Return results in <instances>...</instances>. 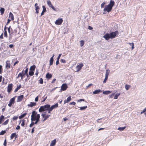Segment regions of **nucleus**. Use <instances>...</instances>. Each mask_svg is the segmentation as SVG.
I'll return each mask as SVG.
<instances>
[{"label": "nucleus", "mask_w": 146, "mask_h": 146, "mask_svg": "<svg viewBox=\"0 0 146 146\" xmlns=\"http://www.w3.org/2000/svg\"><path fill=\"white\" fill-rule=\"evenodd\" d=\"M80 110H84L87 108V106L80 107Z\"/></svg>", "instance_id": "7c9ffc66"}, {"label": "nucleus", "mask_w": 146, "mask_h": 146, "mask_svg": "<svg viewBox=\"0 0 146 146\" xmlns=\"http://www.w3.org/2000/svg\"><path fill=\"white\" fill-rule=\"evenodd\" d=\"M25 120L24 119L22 120V123L21 124V125L22 126H23L25 124Z\"/></svg>", "instance_id": "a18cd8bd"}, {"label": "nucleus", "mask_w": 146, "mask_h": 146, "mask_svg": "<svg viewBox=\"0 0 146 146\" xmlns=\"http://www.w3.org/2000/svg\"><path fill=\"white\" fill-rule=\"evenodd\" d=\"M67 100L69 102H70L71 100V96H69L68 97Z\"/></svg>", "instance_id": "603ef678"}, {"label": "nucleus", "mask_w": 146, "mask_h": 146, "mask_svg": "<svg viewBox=\"0 0 146 146\" xmlns=\"http://www.w3.org/2000/svg\"><path fill=\"white\" fill-rule=\"evenodd\" d=\"M11 20L9 19H8V20H7V23L6 24V25H7L8 23H9L10 21H11Z\"/></svg>", "instance_id": "774afa93"}, {"label": "nucleus", "mask_w": 146, "mask_h": 146, "mask_svg": "<svg viewBox=\"0 0 146 146\" xmlns=\"http://www.w3.org/2000/svg\"><path fill=\"white\" fill-rule=\"evenodd\" d=\"M120 94V93H117L116 94L114 98V99H117L118 98V97L119 96Z\"/></svg>", "instance_id": "393cba45"}, {"label": "nucleus", "mask_w": 146, "mask_h": 146, "mask_svg": "<svg viewBox=\"0 0 146 146\" xmlns=\"http://www.w3.org/2000/svg\"><path fill=\"white\" fill-rule=\"evenodd\" d=\"M70 105H75L76 104V103L74 102H70L69 103Z\"/></svg>", "instance_id": "13d9d810"}, {"label": "nucleus", "mask_w": 146, "mask_h": 146, "mask_svg": "<svg viewBox=\"0 0 146 146\" xmlns=\"http://www.w3.org/2000/svg\"><path fill=\"white\" fill-rule=\"evenodd\" d=\"M36 103L34 102H30V104L28 105V106L29 107H32L36 105Z\"/></svg>", "instance_id": "9b49d317"}, {"label": "nucleus", "mask_w": 146, "mask_h": 146, "mask_svg": "<svg viewBox=\"0 0 146 146\" xmlns=\"http://www.w3.org/2000/svg\"><path fill=\"white\" fill-rule=\"evenodd\" d=\"M38 96H36L35 99V101L36 102H37L38 100Z\"/></svg>", "instance_id": "864d4df0"}, {"label": "nucleus", "mask_w": 146, "mask_h": 146, "mask_svg": "<svg viewBox=\"0 0 146 146\" xmlns=\"http://www.w3.org/2000/svg\"><path fill=\"white\" fill-rule=\"evenodd\" d=\"M63 21V20L62 19H59L56 21L55 24L58 25H61L62 22Z\"/></svg>", "instance_id": "423d86ee"}, {"label": "nucleus", "mask_w": 146, "mask_h": 146, "mask_svg": "<svg viewBox=\"0 0 146 146\" xmlns=\"http://www.w3.org/2000/svg\"><path fill=\"white\" fill-rule=\"evenodd\" d=\"M13 84H10L9 85L7 88V92H10L12 88Z\"/></svg>", "instance_id": "1a4fd4ad"}, {"label": "nucleus", "mask_w": 146, "mask_h": 146, "mask_svg": "<svg viewBox=\"0 0 146 146\" xmlns=\"http://www.w3.org/2000/svg\"><path fill=\"white\" fill-rule=\"evenodd\" d=\"M6 144H7V142H6V139H5L4 140V143H3L4 146H6Z\"/></svg>", "instance_id": "bf43d9fd"}, {"label": "nucleus", "mask_w": 146, "mask_h": 146, "mask_svg": "<svg viewBox=\"0 0 146 146\" xmlns=\"http://www.w3.org/2000/svg\"><path fill=\"white\" fill-rule=\"evenodd\" d=\"M126 128V127H119L117 129L119 131H123Z\"/></svg>", "instance_id": "2f4dec72"}, {"label": "nucleus", "mask_w": 146, "mask_h": 146, "mask_svg": "<svg viewBox=\"0 0 146 146\" xmlns=\"http://www.w3.org/2000/svg\"><path fill=\"white\" fill-rule=\"evenodd\" d=\"M60 61L62 62L63 63H65L66 62V60L64 59H61Z\"/></svg>", "instance_id": "5fc2aeb1"}, {"label": "nucleus", "mask_w": 146, "mask_h": 146, "mask_svg": "<svg viewBox=\"0 0 146 146\" xmlns=\"http://www.w3.org/2000/svg\"><path fill=\"white\" fill-rule=\"evenodd\" d=\"M23 95H21L19 96H18L17 98V102H19L21 101L23 98Z\"/></svg>", "instance_id": "f8f14e48"}, {"label": "nucleus", "mask_w": 146, "mask_h": 146, "mask_svg": "<svg viewBox=\"0 0 146 146\" xmlns=\"http://www.w3.org/2000/svg\"><path fill=\"white\" fill-rule=\"evenodd\" d=\"M50 116V114H47L46 115H45V117L47 118V119Z\"/></svg>", "instance_id": "e2e57ef3"}, {"label": "nucleus", "mask_w": 146, "mask_h": 146, "mask_svg": "<svg viewBox=\"0 0 146 146\" xmlns=\"http://www.w3.org/2000/svg\"><path fill=\"white\" fill-rule=\"evenodd\" d=\"M43 10L41 14V15L42 16L44 14V13L46 11V7L44 6H42Z\"/></svg>", "instance_id": "f3484780"}, {"label": "nucleus", "mask_w": 146, "mask_h": 146, "mask_svg": "<svg viewBox=\"0 0 146 146\" xmlns=\"http://www.w3.org/2000/svg\"><path fill=\"white\" fill-rule=\"evenodd\" d=\"M111 93V91H103V93L105 94H108Z\"/></svg>", "instance_id": "cd10ccee"}, {"label": "nucleus", "mask_w": 146, "mask_h": 146, "mask_svg": "<svg viewBox=\"0 0 146 146\" xmlns=\"http://www.w3.org/2000/svg\"><path fill=\"white\" fill-rule=\"evenodd\" d=\"M9 17L10 18L11 20H13L14 19V17L13 15L11 12H10L9 13Z\"/></svg>", "instance_id": "4be33fe9"}, {"label": "nucleus", "mask_w": 146, "mask_h": 146, "mask_svg": "<svg viewBox=\"0 0 146 146\" xmlns=\"http://www.w3.org/2000/svg\"><path fill=\"white\" fill-rule=\"evenodd\" d=\"M54 56V55L53 54L52 56L50 58V60L49 62H50V66L52 65L53 64V57Z\"/></svg>", "instance_id": "4468645a"}, {"label": "nucleus", "mask_w": 146, "mask_h": 146, "mask_svg": "<svg viewBox=\"0 0 146 146\" xmlns=\"http://www.w3.org/2000/svg\"><path fill=\"white\" fill-rule=\"evenodd\" d=\"M48 109L52 111L54 109L52 106L50 107V105L47 104L44 106H40L39 109L38 111L39 112H42Z\"/></svg>", "instance_id": "f03ea898"}, {"label": "nucleus", "mask_w": 146, "mask_h": 146, "mask_svg": "<svg viewBox=\"0 0 146 146\" xmlns=\"http://www.w3.org/2000/svg\"><path fill=\"white\" fill-rule=\"evenodd\" d=\"M15 101V97H14L12 98H11L9 102V103H11V104H13Z\"/></svg>", "instance_id": "aec40b11"}, {"label": "nucleus", "mask_w": 146, "mask_h": 146, "mask_svg": "<svg viewBox=\"0 0 146 146\" xmlns=\"http://www.w3.org/2000/svg\"><path fill=\"white\" fill-rule=\"evenodd\" d=\"M4 118V117L3 115H1L0 117V124L2 123L3 119Z\"/></svg>", "instance_id": "a878e982"}, {"label": "nucleus", "mask_w": 146, "mask_h": 146, "mask_svg": "<svg viewBox=\"0 0 146 146\" xmlns=\"http://www.w3.org/2000/svg\"><path fill=\"white\" fill-rule=\"evenodd\" d=\"M39 83L41 84H42L43 83V79L42 78H40V80H39Z\"/></svg>", "instance_id": "49530a36"}, {"label": "nucleus", "mask_w": 146, "mask_h": 146, "mask_svg": "<svg viewBox=\"0 0 146 146\" xmlns=\"http://www.w3.org/2000/svg\"><path fill=\"white\" fill-rule=\"evenodd\" d=\"M2 66L1 65H0V74L2 73Z\"/></svg>", "instance_id": "69168bd1"}, {"label": "nucleus", "mask_w": 146, "mask_h": 146, "mask_svg": "<svg viewBox=\"0 0 146 146\" xmlns=\"http://www.w3.org/2000/svg\"><path fill=\"white\" fill-rule=\"evenodd\" d=\"M28 71V68H27L26 69V70H25V74H27V77L28 76V74H27Z\"/></svg>", "instance_id": "8fccbe9b"}, {"label": "nucleus", "mask_w": 146, "mask_h": 146, "mask_svg": "<svg viewBox=\"0 0 146 146\" xmlns=\"http://www.w3.org/2000/svg\"><path fill=\"white\" fill-rule=\"evenodd\" d=\"M52 76L51 74H49L48 73H47L46 75V78L48 79L50 78Z\"/></svg>", "instance_id": "2eb2a0df"}, {"label": "nucleus", "mask_w": 146, "mask_h": 146, "mask_svg": "<svg viewBox=\"0 0 146 146\" xmlns=\"http://www.w3.org/2000/svg\"><path fill=\"white\" fill-rule=\"evenodd\" d=\"M129 44L131 46V50H132L134 48V44L133 43H129Z\"/></svg>", "instance_id": "e433bc0d"}, {"label": "nucleus", "mask_w": 146, "mask_h": 146, "mask_svg": "<svg viewBox=\"0 0 146 146\" xmlns=\"http://www.w3.org/2000/svg\"><path fill=\"white\" fill-rule=\"evenodd\" d=\"M38 115V114L37 113V112H36L35 111H33L32 112V115H31V119H33L34 118H36V116Z\"/></svg>", "instance_id": "39448f33"}, {"label": "nucleus", "mask_w": 146, "mask_h": 146, "mask_svg": "<svg viewBox=\"0 0 146 146\" xmlns=\"http://www.w3.org/2000/svg\"><path fill=\"white\" fill-rule=\"evenodd\" d=\"M130 86L127 85V84H126L125 85V88L126 90H128L130 88Z\"/></svg>", "instance_id": "c9c22d12"}, {"label": "nucleus", "mask_w": 146, "mask_h": 146, "mask_svg": "<svg viewBox=\"0 0 146 146\" xmlns=\"http://www.w3.org/2000/svg\"><path fill=\"white\" fill-rule=\"evenodd\" d=\"M85 101L84 99H80L79 100H78V102H80L81 101Z\"/></svg>", "instance_id": "4d7b16f0"}, {"label": "nucleus", "mask_w": 146, "mask_h": 146, "mask_svg": "<svg viewBox=\"0 0 146 146\" xmlns=\"http://www.w3.org/2000/svg\"><path fill=\"white\" fill-rule=\"evenodd\" d=\"M9 121V119H8L6 121H5V122L3 123V125H7L8 122Z\"/></svg>", "instance_id": "37998d69"}, {"label": "nucleus", "mask_w": 146, "mask_h": 146, "mask_svg": "<svg viewBox=\"0 0 146 146\" xmlns=\"http://www.w3.org/2000/svg\"><path fill=\"white\" fill-rule=\"evenodd\" d=\"M20 126L18 125L16 127V129L17 130H19V129H20Z\"/></svg>", "instance_id": "052dcab7"}, {"label": "nucleus", "mask_w": 146, "mask_h": 146, "mask_svg": "<svg viewBox=\"0 0 146 146\" xmlns=\"http://www.w3.org/2000/svg\"><path fill=\"white\" fill-rule=\"evenodd\" d=\"M4 37L7 38V31H4Z\"/></svg>", "instance_id": "c03bdc74"}, {"label": "nucleus", "mask_w": 146, "mask_h": 146, "mask_svg": "<svg viewBox=\"0 0 146 146\" xmlns=\"http://www.w3.org/2000/svg\"><path fill=\"white\" fill-rule=\"evenodd\" d=\"M50 7H51L54 10L56 11L55 9L52 5L51 6V5Z\"/></svg>", "instance_id": "680f3d73"}, {"label": "nucleus", "mask_w": 146, "mask_h": 146, "mask_svg": "<svg viewBox=\"0 0 146 146\" xmlns=\"http://www.w3.org/2000/svg\"><path fill=\"white\" fill-rule=\"evenodd\" d=\"M83 66V65L82 63L80 64L79 65H78L76 67V68L77 69L76 72L80 71Z\"/></svg>", "instance_id": "0eeeda50"}, {"label": "nucleus", "mask_w": 146, "mask_h": 146, "mask_svg": "<svg viewBox=\"0 0 146 146\" xmlns=\"http://www.w3.org/2000/svg\"><path fill=\"white\" fill-rule=\"evenodd\" d=\"M56 139H54L53 141H52L50 146H54L56 144Z\"/></svg>", "instance_id": "a211bd4d"}, {"label": "nucleus", "mask_w": 146, "mask_h": 146, "mask_svg": "<svg viewBox=\"0 0 146 146\" xmlns=\"http://www.w3.org/2000/svg\"><path fill=\"white\" fill-rule=\"evenodd\" d=\"M6 131L5 130H2L1 131V132L0 133V135H3L5 133Z\"/></svg>", "instance_id": "ea45409f"}, {"label": "nucleus", "mask_w": 146, "mask_h": 146, "mask_svg": "<svg viewBox=\"0 0 146 146\" xmlns=\"http://www.w3.org/2000/svg\"><path fill=\"white\" fill-rule=\"evenodd\" d=\"M88 29L89 30H91L93 29V28L90 26H89L88 27Z\"/></svg>", "instance_id": "338daca9"}, {"label": "nucleus", "mask_w": 146, "mask_h": 146, "mask_svg": "<svg viewBox=\"0 0 146 146\" xmlns=\"http://www.w3.org/2000/svg\"><path fill=\"white\" fill-rule=\"evenodd\" d=\"M110 70L108 69L106 70L105 74V76L108 77V75L110 74Z\"/></svg>", "instance_id": "bb28decb"}, {"label": "nucleus", "mask_w": 146, "mask_h": 146, "mask_svg": "<svg viewBox=\"0 0 146 146\" xmlns=\"http://www.w3.org/2000/svg\"><path fill=\"white\" fill-rule=\"evenodd\" d=\"M34 124H35L34 122L32 121L31 123L29 125V127H31Z\"/></svg>", "instance_id": "09e8293b"}, {"label": "nucleus", "mask_w": 146, "mask_h": 146, "mask_svg": "<svg viewBox=\"0 0 146 146\" xmlns=\"http://www.w3.org/2000/svg\"><path fill=\"white\" fill-rule=\"evenodd\" d=\"M17 137V134L16 133H13L11 134V139H12L13 137H15V139Z\"/></svg>", "instance_id": "dca6fc26"}, {"label": "nucleus", "mask_w": 146, "mask_h": 146, "mask_svg": "<svg viewBox=\"0 0 146 146\" xmlns=\"http://www.w3.org/2000/svg\"><path fill=\"white\" fill-rule=\"evenodd\" d=\"M105 3L104 2H103L101 4V8H103L104 7V5H105Z\"/></svg>", "instance_id": "6e6d98bb"}, {"label": "nucleus", "mask_w": 146, "mask_h": 146, "mask_svg": "<svg viewBox=\"0 0 146 146\" xmlns=\"http://www.w3.org/2000/svg\"><path fill=\"white\" fill-rule=\"evenodd\" d=\"M108 77L105 76V78L103 81V83H105L106 82V81L108 79Z\"/></svg>", "instance_id": "79ce46f5"}, {"label": "nucleus", "mask_w": 146, "mask_h": 146, "mask_svg": "<svg viewBox=\"0 0 146 146\" xmlns=\"http://www.w3.org/2000/svg\"><path fill=\"white\" fill-rule=\"evenodd\" d=\"M11 64L9 62L7 61L6 62V68L7 69L10 68V67Z\"/></svg>", "instance_id": "ddd939ff"}, {"label": "nucleus", "mask_w": 146, "mask_h": 146, "mask_svg": "<svg viewBox=\"0 0 146 146\" xmlns=\"http://www.w3.org/2000/svg\"><path fill=\"white\" fill-rule=\"evenodd\" d=\"M18 118V116H14L13 118V120H16Z\"/></svg>", "instance_id": "3c124183"}, {"label": "nucleus", "mask_w": 146, "mask_h": 146, "mask_svg": "<svg viewBox=\"0 0 146 146\" xmlns=\"http://www.w3.org/2000/svg\"><path fill=\"white\" fill-rule=\"evenodd\" d=\"M21 84H20L18 86L17 88L15 90L14 92H17L18 91V90L21 88Z\"/></svg>", "instance_id": "b1692460"}, {"label": "nucleus", "mask_w": 146, "mask_h": 146, "mask_svg": "<svg viewBox=\"0 0 146 146\" xmlns=\"http://www.w3.org/2000/svg\"><path fill=\"white\" fill-rule=\"evenodd\" d=\"M62 54H59V55L58 56V57L57 58V60H59V59L60 58V57L61 55Z\"/></svg>", "instance_id": "0e129e2a"}, {"label": "nucleus", "mask_w": 146, "mask_h": 146, "mask_svg": "<svg viewBox=\"0 0 146 146\" xmlns=\"http://www.w3.org/2000/svg\"><path fill=\"white\" fill-rule=\"evenodd\" d=\"M5 11V9L4 8H1L0 9V11L1 13V15H2L4 13Z\"/></svg>", "instance_id": "c756f323"}, {"label": "nucleus", "mask_w": 146, "mask_h": 146, "mask_svg": "<svg viewBox=\"0 0 146 146\" xmlns=\"http://www.w3.org/2000/svg\"><path fill=\"white\" fill-rule=\"evenodd\" d=\"M40 116L39 114H38V115L36 116V118H34L33 119H31V120L32 121H35V124H37L38 122L39 121L40 119Z\"/></svg>", "instance_id": "7ed1b4c3"}, {"label": "nucleus", "mask_w": 146, "mask_h": 146, "mask_svg": "<svg viewBox=\"0 0 146 146\" xmlns=\"http://www.w3.org/2000/svg\"><path fill=\"white\" fill-rule=\"evenodd\" d=\"M103 37L106 40H108L110 38L109 34L107 33L105 34Z\"/></svg>", "instance_id": "9d476101"}, {"label": "nucleus", "mask_w": 146, "mask_h": 146, "mask_svg": "<svg viewBox=\"0 0 146 146\" xmlns=\"http://www.w3.org/2000/svg\"><path fill=\"white\" fill-rule=\"evenodd\" d=\"M52 107L53 109L56 108L58 107V104L57 103L55 104L52 106Z\"/></svg>", "instance_id": "f704fd0d"}, {"label": "nucleus", "mask_w": 146, "mask_h": 146, "mask_svg": "<svg viewBox=\"0 0 146 146\" xmlns=\"http://www.w3.org/2000/svg\"><path fill=\"white\" fill-rule=\"evenodd\" d=\"M47 2L48 5L49 7H50V6L52 5L50 1L48 0Z\"/></svg>", "instance_id": "58836bf2"}, {"label": "nucleus", "mask_w": 146, "mask_h": 146, "mask_svg": "<svg viewBox=\"0 0 146 146\" xmlns=\"http://www.w3.org/2000/svg\"><path fill=\"white\" fill-rule=\"evenodd\" d=\"M34 74V72L33 71H31L30 70H29V75L30 76H32Z\"/></svg>", "instance_id": "72a5a7b5"}, {"label": "nucleus", "mask_w": 146, "mask_h": 146, "mask_svg": "<svg viewBox=\"0 0 146 146\" xmlns=\"http://www.w3.org/2000/svg\"><path fill=\"white\" fill-rule=\"evenodd\" d=\"M118 33V32L117 31H116L114 32H112L110 33L109 34L110 38H115Z\"/></svg>", "instance_id": "20e7f679"}, {"label": "nucleus", "mask_w": 146, "mask_h": 146, "mask_svg": "<svg viewBox=\"0 0 146 146\" xmlns=\"http://www.w3.org/2000/svg\"><path fill=\"white\" fill-rule=\"evenodd\" d=\"M37 5V4L36 3L35 4V10H38L39 9V7Z\"/></svg>", "instance_id": "a19ab883"}, {"label": "nucleus", "mask_w": 146, "mask_h": 146, "mask_svg": "<svg viewBox=\"0 0 146 146\" xmlns=\"http://www.w3.org/2000/svg\"><path fill=\"white\" fill-rule=\"evenodd\" d=\"M84 41L83 40H81L80 41V46L81 47H82L84 44Z\"/></svg>", "instance_id": "c85d7f7f"}, {"label": "nucleus", "mask_w": 146, "mask_h": 146, "mask_svg": "<svg viewBox=\"0 0 146 146\" xmlns=\"http://www.w3.org/2000/svg\"><path fill=\"white\" fill-rule=\"evenodd\" d=\"M19 76H21V79H23V74H22V73H20L18 75V76H17V78H18L19 77Z\"/></svg>", "instance_id": "4c0bfd02"}, {"label": "nucleus", "mask_w": 146, "mask_h": 146, "mask_svg": "<svg viewBox=\"0 0 146 146\" xmlns=\"http://www.w3.org/2000/svg\"><path fill=\"white\" fill-rule=\"evenodd\" d=\"M115 2L113 0H111L110 3L107 5L105 6V8L104 9V11H106L108 12L111 11L112 9V7L114 6Z\"/></svg>", "instance_id": "f257e3e1"}, {"label": "nucleus", "mask_w": 146, "mask_h": 146, "mask_svg": "<svg viewBox=\"0 0 146 146\" xmlns=\"http://www.w3.org/2000/svg\"><path fill=\"white\" fill-rule=\"evenodd\" d=\"M46 115V112H44L43 113L41 114V116L44 118L45 117Z\"/></svg>", "instance_id": "de8ad7c7"}, {"label": "nucleus", "mask_w": 146, "mask_h": 146, "mask_svg": "<svg viewBox=\"0 0 146 146\" xmlns=\"http://www.w3.org/2000/svg\"><path fill=\"white\" fill-rule=\"evenodd\" d=\"M11 28V26H10L9 28H7L8 32L9 33L10 38L11 37V35L12 33H10V28Z\"/></svg>", "instance_id": "473e14b6"}, {"label": "nucleus", "mask_w": 146, "mask_h": 146, "mask_svg": "<svg viewBox=\"0 0 146 146\" xmlns=\"http://www.w3.org/2000/svg\"><path fill=\"white\" fill-rule=\"evenodd\" d=\"M27 113H23L19 116V119H22L25 117L27 114Z\"/></svg>", "instance_id": "5701e85b"}, {"label": "nucleus", "mask_w": 146, "mask_h": 146, "mask_svg": "<svg viewBox=\"0 0 146 146\" xmlns=\"http://www.w3.org/2000/svg\"><path fill=\"white\" fill-rule=\"evenodd\" d=\"M36 68V66L35 65H33L32 66H31L29 69V70H30L31 71H33L34 72V71L35 70V68Z\"/></svg>", "instance_id": "412c9836"}, {"label": "nucleus", "mask_w": 146, "mask_h": 146, "mask_svg": "<svg viewBox=\"0 0 146 146\" xmlns=\"http://www.w3.org/2000/svg\"><path fill=\"white\" fill-rule=\"evenodd\" d=\"M67 88V85L66 84H63L61 87V90L64 91Z\"/></svg>", "instance_id": "6e6552de"}, {"label": "nucleus", "mask_w": 146, "mask_h": 146, "mask_svg": "<svg viewBox=\"0 0 146 146\" xmlns=\"http://www.w3.org/2000/svg\"><path fill=\"white\" fill-rule=\"evenodd\" d=\"M102 91L100 89L96 90H95L93 92V93L94 94H99L100 92Z\"/></svg>", "instance_id": "6ab92c4d"}]
</instances>
